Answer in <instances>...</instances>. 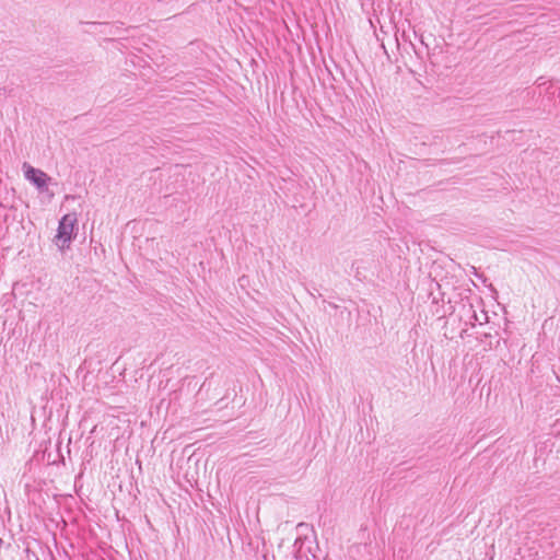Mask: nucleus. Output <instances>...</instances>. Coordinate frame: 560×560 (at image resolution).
I'll return each instance as SVG.
<instances>
[{
    "mask_svg": "<svg viewBox=\"0 0 560 560\" xmlns=\"http://www.w3.org/2000/svg\"><path fill=\"white\" fill-rule=\"evenodd\" d=\"M296 542H298V539L294 541L293 545H290L288 546V549H290V553L287 555L284 553L283 551V548H284V545L281 544L279 545L278 547V550H277V555H273V557H279L280 560H292V559H296V556H295V552H296Z\"/></svg>",
    "mask_w": 560,
    "mask_h": 560,
    "instance_id": "nucleus-3",
    "label": "nucleus"
},
{
    "mask_svg": "<svg viewBox=\"0 0 560 560\" xmlns=\"http://www.w3.org/2000/svg\"><path fill=\"white\" fill-rule=\"evenodd\" d=\"M77 224V215L75 213L65 214L60 221L57 229V234L55 236V243L60 248L68 247L73 235L74 226Z\"/></svg>",
    "mask_w": 560,
    "mask_h": 560,
    "instance_id": "nucleus-1",
    "label": "nucleus"
},
{
    "mask_svg": "<svg viewBox=\"0 0 560 560\" xmlns=\"http://www.w3.org/2000/svg\"><path fill=\"white\" fill-rule=\"evenodd\" d=\"M2 544H3V540H2V538L0 537V547L2 546Z\"/></svg>",
    "mask_w": 560,
    "mask_h": 560,
    "instance_id": "nucleus-7",
    "label": "nucleus"
},
{
    "mask_svg": "<svg viewBox=\"0 0 560 560\" xmlns=\"http://www.w3.org/2000/svg\"><path fill=\"white\" fill-rule=\"evenodd\" d=\"M557 96H558V98H560V88H559Z\"/></svg>",
    "mask_w": 560,
    "mask_h": 560,
    "instance_id": "nucleus-6",
    "label": "nucleus"
},
{
    "mask_svg": "<svg viewBox=\"0 0 560 560\" xmlns=\"http://www.w3.org/2000/svg\"><path fill=\"white\" fill-rule=\"evenodd\" d=\"M537 83H538V85H539V86H542V85H545V84H546V82H545V81H542V78H539V79L537 80Z\"/></svg>",
    "mask_w": 560,
    "mask_h": 560,
    "instance_id": "nucleus-4",
    "label": "nucleus"
},
{
    "mask_svg": "<svg viewBox=\"0 0 560 560\" xmlns=\"http://www.w3.org/2000/svg\"><path fill=\"white\" fill-rule=\"evenodd\" d=\"M26 168L24 172L25 178L30 180L37 189L44 191L47 189V184L51 178L42 170L35 168L31 165H24Z\"/></svg>",
    "mask_w": 560,
    "mask_h": 560,
    "instance_id": "nucleus-2",
    "label": "nucleus"
},
{
    "mask_svg": "<svg viewBox=\"0 0 560 560\" xmlns=\"http://www.w3.org/2000/svg\"><path fill=\"white\" fill-rule=\"evenodd\" d=\"M474 318H475V320H478V317L475 312H474Z\"/></svg>",
    "mask_w": 560,
    "mask_h": 560,
    "instance_id": "nucleus-5",
    "label": "nucleus"
}]
</instances>
